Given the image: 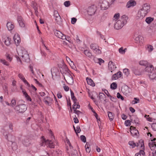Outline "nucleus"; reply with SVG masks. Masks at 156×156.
<instances>
[{
  "label": "nucleus",
  "mask_w": 156,
  "mask_h": 156,
  "mask_svg": "<svg viewBox=\"0 0 156 156\" xmlns=\"http://www.w3.org/2000/svg\"><path fill=\"white\" fill-rule=\"evenodd\" d=\"M0 62L5 65L7 66L9 65L8 63L4 59H0Z\"/></svg>",
  "instance_id": "09e8293b"
},
{
  "label": "nucleus",
  "mask_w": 156,
  "mask_h": 156,
  "mask_svg": "<svg viewBox=\"0 0 156 156\" xmlns=\"http://www.w3.org/2000/svg\"><path fill=\"white\" fill-rule=\"evenodd\" d=\"M150 6L147 3H145L142 5L141 8L138 12L137 16L139 18L142 19L144 17L150 12Z\"/></svg>",
  "instance_id": "f257e3e1"
},
{
  "label": "nucleus",
  "mask_w": 156,
  "mask_h": 156,
  "mask_svg": "<svg viewBox=\"0 0 156 156\" xmlns=\"http://www.w3.org/2000/svg\"><path fill=\"white\" fill-rule=\"evenodd\" d=\"M140 65L143 66H147L149 65V63L147 61L144 60H142L139 62Z\"/></svg>",
  "instance_id": "cd10ccee"
},
{
  "label": "nucleus",
  "mask_w": 156,
  "mask_h": 156,
  "mask_svg": "<svg viewBox=\"0 0 156 156\" xmlns=\"http://www.w3.org/2000/svg\"><path fill=\"white\" fill-rule=\"evenodd\" d=\"M80 107V105L79 104H77V102H74V104L73 105V111H76V109L77 108H79Z\"/></svg>",
  "instance_id": "c85d7f7f"
},
{
  "label": "nucleus",
  "mask_w": 156,
  "mask_h": 156,
  "mask_svg": "<svg viewBox=\"0 0 156 156\" xmlns=\"http://www.w3.org/2000/svg\"><path fill=\"white\" fill-rule=\"evenodd\" d=\"M109 97H110V99L111 101L114 102L116 101V98L113 97L111 95Z\"/></svg>",
  "instance_id": "0e129e2a"
},
{
  "label": "nucleus",
  "mask_w": 156,
  "mask_h": 156,
  "mask_svg": "<svg viewBox=\"0 0 156 156\" xmlns=\"http://www.w3.org/2000/svg\"><path fill=\"white\" fill-rule=\"evenodd\" d=\"M70 93L72 99L73 100L74 102H77V100L74 95V94L72 90H70Z\"/></svg>",
  "instance_id": "72a5a7b5"
},
{
  "label": "nucleus",
  "mask_w": 156,
  "mask_h": 156,
  "mask_svg": "<svg viewBox=\"0 0 156 156\" xmlns=\"http://www.w3.org/2000/svg\"><path fill=\"white\" fill-rule=\"evenodd\" d=\"M90 48L94 51H95L97 49V46L96 44H92L90 45Z\"/></svg>",
  "instance_id": "a19ab883"
},
{
  "label": "nucleus",
  "mask_w": 156,
  "mask_h": 156,
  "mask_svg": "<svg viewBox=\"0 0 156 156\" xmlns=\"http://www.w3.org/2000/svg\"><path fill=\"white\" fill-rule=\"evenodd\" d=\"M22 142L23 144L26 145H28L29 143V140L26 137H23L22 138Z\"/></svg>",
  "instance_id": "5701e85b"
},
{
  "label": "nucleus",
  "mask_w": 156,
  "mask_h": 156,
  "mask_svg": "<svg viewBox=\"0 0 156 156\" xmlns=\"http://www.w3.org/2000/svg\"><path fill=\"white\" fill-rule=\"evenodd\" d=\"M31 4V6L34 9L38 8V5L36 2H32Z\"/></svg>",
  "instance_id": "a18cd8bd"
},
{
  "label": "nucleus",
  "mask_w": 156,
  "mask_h": 156,
  "mask_svg": "<svg viewBox=\"0 0 156 156\" xmlns=\"http://www.w3.org/2000/svg\"><path fill=\"white\" fill-rule=\"evenodd\" d=\"M128 19V17L126 15H123L115 24V28L117 30L121 29L126 23Z\"/></svg>",
  "instance_id": "7ed1b4c3"
},
{
  "label": "nucleus",
  "mask_w": 156,
  "mask_h": 156,
  "mask_svg": "<svg viewBox=\"0 0 156 156\" xmlns=\"http://www.w3.org/2000/svg\"><path fill=\"white\" fill-rule=\"evenodd\" d=\"M10 105H11V106L12 107L16 105V101L15 99H13L12 100Z\"/></svg>",
  "instance_id": "de8ad7c7"
},
{
  "label": "nucleus",
  "mask_w": 156,
  "mask_h": 156,
  "mask_svg": "<svg viewBox=\"0 0 156 156\" xmlns=\"http://www.w3.org/2000/svg\"><path fill=\"white\" fill-rule=\"evenodd\" d=\"M51 73L52 77L56 76L58 75V69L56 67H53L51 69Z\"/></svg>",
  "instance_id": "dca6fc26"
},
{
  "label": "nucleus",
  "mask_w": 156,
  "mask_h": 156,
  "mask_svg": "<svg viewBox=\"0 0 156 156\" xmlns=\"http://www.w3.org/2000/svg\"><path fill=\"white\" fill-rule=\"evenodd\" d=\"M122 75V73L120 71H119L113 75L112 77V80H117Z\"/></svg>",
  "instance_id": "4468645a"
},
{
  "label": "nucleus",
  "mask_w": 156,
  "mask_h": 156,
  "mask_svg": "<svg viewBox=\"0 0 156 156\" xmlns=\"http://www.w3.org/2000/svg\"><path fill=\"white\" fill-rule=\"evenodd\" d=\"M139 143L140 144V147H142L143 150H140L138 154H141L142 155L144 156L145 153L144 151V140H140L139 141Z\"/></svg>",
  "instance_id": "9b49d317"
},
{
  "label": "nucleus",
  "mask_w": 156,
  "mask_h": 156,
  "mask_svg": "<svg viewBox=\"0 0 156 156\" xmlns=\"http://www.w3.org/2000/svg\"><path fill=\"white\" fill-rule=\"evenodd\" d=\"M84 53L85 55L90 58H91L92 56V55L91 52L88 50H84Z\"/></svg>",
  "instance_id": "c756f323"
},
{
  "label": "nucleus",
  "mask_w": 156,
  "mask_h": 156,
  "mask_svg": "<svg viewBox=\"0 0 156 156\" xmlns=\"http://www.w3.org/2000/svg\"><path fill=\"white\" fill-rule=\"evenodd\" d=\"M73 112L76 114L78 115H79L80 114L82 113V112L79 110H76V111H74Z\"/></svg>",
  "instance_id": "e2e57ef3"
},
{
  "label": "nucleus",
  "mask_w": 156,
  "mask_h": 156,
  "mask_svg": "<svg viewBox=\"0 0 156 156\" xmlns=\"http://www.w3.org/2000/svg\"><path fill=\"white\" fill-rule=\"evenodd\" d=\"M134 99L136 101H133L132 102V104H135L139 102L140 100L139 99H137L136 98H135Z\"/></svg>",
  "instance_id": "3c124183"
},
{
  "label": "nucleus",
  "mask_w": 156,
  "mask_h": 156,
  "mask_svg": "<svg viewBox=\"0 0 156 156\" xmlns=\"http://www.w3.org/2000/svg\"><path fill=\"white\" fill-rule=\"evenodd\" d=\"M80 139L84 143L86 142V138L84 136L81 135L80 136Z\"/></svg>",
  "instance_id": "8fccbe9b"
},
{
  "label": "nucleus",
  "mask_w": 156,
  "mask_h": 156,
  "mask_svg": "<svg viewBox=\"0 0 156 156\" xmlns=\"http://www.w3.org/2000/svg\"><path fill=\"white\" fill-rule=\"evenodd\" d=\"M150 78L151 80H154L156 77V68L155 69L152 73L149 75Z\"/></svg>",
  "instance_id": "412c9836"
},
{
  "label": "nucleus",
  "mask_w": 156,
  "mask_h": 156,
  "mask_svg": "<svg viewBox=\"0 0 156 156\" xmlns=\"http://www.w3.org/2000/svg\"><path fill=\"white\" fill-rule=\"evenodd\" d=\"M77 21V19L73 17L72 18L71 23L72 24H74Z\"/></svg>",
  "instance_id": "13d9d810"
},
{
  "label": "nucleus",
  "mask_w": 156,
  "mask_h": 156,
  "mask_svg": "<svg viewBox=\"0 0 156 156\" xmlns=\"http://www.w3.org/2000/svg\"><path fill=\"white\" fill-rule=\"evenodd\" d=\"M119 16V13H117L115 14L113 18V20H115L118 19Z\"/></svg>",
  "instance_id": "864d4df0"
},
{
  "label": "nucleus",
  "mask_w": 156,
  "mask_h": 156,
  "mask_svg": "<svg viewBox=\"0 0 156 156\" xmlns=\"http://www.w3.org/2000/svg\"><path fill=\"white\" fill-rule=\"evenodd\" d=\"M90 145L89 143L87 142L85 145V148L86 152L88 153H90Z\"/></svg>",
  "instance_id": "473e14b6"
},
{
  "label": "nucleus",
  "mask_w": 156,
  "mask_h": 156,
  "mask_svg": "<svg viewBox=\"0 0 156 156\" xmlns=\"http://www.w3.org/2000/svg\"><path fill=\"white\" fill-rule=\"evenodd\" d=\"M74 40L76 41L77 43H79L80 42V41L78 38L77 35H76V37L74 38Z\"/></svg>",
  "instance_id": "052dcab7"
},
{
  "label": "nucleus",
  "mask_w": 156,
  "mask_h": 156,
  "mask_svg": "<svg viewBox=\"0 0 156 156\" xmlns=\"http://www.w3.org/2000/svg\"><path fill=\"white\" fill-rule=\"evenodd\" d=\"M151 127L153 129L156 131V123H153L151 125Z\"/></svg>",
  "instance_id": "bf43d9fd"
},
{
  "label": "nucleus",
  "mask_w": 156,
  "mask_h": 156,
  "mask_svg": "<svg viewBox=\"0 0 156 156\" xmlns=\"http://www.w3.org/2000/svg\"><path fill=\"white\" fill-rule=\"evenodd\" d=\"M111 4L107 0H100L99 5L100 6L101 10L107 9Z\"/></svg>",
  "instance_id": "423d86ee"
},
{
  "label": "nucleus",
  "mask_w": 156,
  "mask_h": 156,
  "mask_svg": "<svg viewBox=\"0 0 156 156\" xmlns=\"http://www.w3.org/2000/svg\"><path fill=\"white\" fill-rule=\"evenodd\" d=\"M27 107L24 104H20L16 106L14 109L15 111L19 113H23L27 109Z\"/></svg>",
  "instance_id": "0eeeda50"
},
{
  "label": "nucleus",
  "mask_w": 156,
  "mask_h": 156,
  "mask_svg": "<svg viewBox=\"0 0 156 156\" xmlns=\"http://www.w3.org/2000/svg\"><path fill=\"white\" fill-rule=\"evenodd\" d=\"M154 70V68L153 66L150 64H149V65L146 66L144 69L145 72L150 73H152Z\"/></svg>",
  "instance_id": "f8f14e48"
},
{
  "label": "nucleus",
  "mask_w": 156,
  "mask_h": 156,
  "mask_svg": "<svg viewBox=\"0 0 156 156\" xmlns=\"http://www.w3.org/2000/svg\"><path fill=\"white\" fill-rule=\"evenodd\" d=\"M117 97L119 99L120 98L122 100H124V98L119 93H118L117 94Z\"/></svg>",
  "instance_id": "5fc2aeb1"
},
{
  "label": "nucleus",
  "mask_w": 156,
  "mask_h": 156,
  "mask_svg": "<svg viewBox=\"0 0 156 156\" xmlns=\"http://www.w3.org/2000/svg\"><path fill=\"white\" fill-rule=\"evenodd\" d=\"M131 69L132 72L136 75H140L142 74L138 70L137 68L133 67Z\"/></svg>",
  "instance_id": "a211bd4d"
},
{
  "label": "nucleus",
  "mask_w": 156,
  "mask_h": 156,
  "mask_svg": "<svg viewBox=\"0 0 156 156\" xmlns=\"http://www.w3.org/2000/svg\"><path fill=\"white\" fill-rule=\"evenodd\" d=\"M131 121L129 120H127L125 121V124L126 126H129L131 125Z\"/></svg>",
  "instance_id": "79ce46f5"
},
{
  "label": "nucleus",
  "mask_w": 156,
  "mask_h": 156,
  "mask_svg": "<svg viewBox=\"0 0 156 156\" xmlns=\"http://www.w3.org/2000/svg\"><path fill=\"white\" fill-rule=\"evenodd\" d=\"M136 2L134 0H130L127 3L126 7L129 8L131 7H133L136 5Z\"/></svg>",
  "instance_id": "ddd939ff"
},
{
  "label": "nucleus",
  "mask_w": 156,
  "mask_h": 156,
  "mask_svg": "<svg viewBox=\"0 0 156 156\" xmlns=\"http://www.w3.org/2000/svg\"><path fill=\"white\" fill-rule=\"evenodd\" d=\"M108 67L109 70L111 71V72H112V71H114L116 68L115 66L111 61H110L108 63Z\"/></svg>",
  "instance_id": "2eb2a0df"
},
{
  "label": "nucleus",
  "mask_w": 156,
  "mask_h": 156,
  "mask_svg": "<svg viewBox=\"0 0 156 156\" xmlns=\"http://www.w3.org/2000/svg\"><path fill=\"white\" fill-rule=\"evenodd\" d=\"M135 41L137 43H139L141 44L143 43L144 42V39L142 36L139 35L136 37L135 39Z\"/></svg>",
  "instance_id": "6ab92c4d"
},
{
  "label": "nucleus",
  "mask_w": 156,
  "mask_h": 156,
  "mask_svg": "<svg viewBox=\"0 0 156 156\" xmlns=\"http://www.w3.org/2000/svg\"><path fill=\"white\" fill-rule=\"evenodd\" d=\"M5 44L7 46H9L10 44V39L9 37H7L4 41Z\"/></svg>",
  "instance_id": "f704fd0d"
},
{
  "label": "nucleus",
  "mask_w": 156,
  "mask_h": 156,
  "mask_svg": "<svg viewBox=\"0 0 156 156\" xmlns=\"http://www.w3.org/2000/svg\"><path fill=\"white\" fill-rule=\"evenodd\" d=\"M121 90L124 94L127 96L129 95L130 93L131 89L127 86H125L122 87Z\"/></svg>",
  "instance_id": "1a4fd4ad"
},
{
  "label": "nucleus",
  "mask_w": 156,
  "mask_h": 156,
  "mask_svg": "<svg viewBox=\"0 0 156 156\" xmlns=\"http://www.w3.org/2000/svg\"><path fill=\"white\" fill-rule=\"evenodd\" d=\"M95 51V52L97 54H100L101 53V50L99 49V48H98V49H97Z\"/></svg>",
  "instance_id": "680f3d73"
},
{
  "label": "nucleus",
  "mask_w": 156,
  "mask_h": 156,
  "mask_svg": "<svg viewBox=\"0 0 156 156\" xmlns=\"http://www.w3.org/2000/svg\"><path fill=\"white\" fill-rule=\"evenodd\" d=\"M69 1H66L64 2V5L66 7H68L70 5Z\"/></svg>",
  "instance_id": "4d7b16f0"
},
{
  "label": "nucleus",
  "mask_w": 156,
  "mask_h": 156,
  "mask_svg": "<svg viewBox=\"0 0 156 156\" xmlns=\"http://www.w3.org/2000/svg\"><path fill=\"white\" fill-rule=\"evenodd\" d=\"M130 133L133 136L135 135L137 136L138 134H139V132L136 129H133L130 130Z\"/></svg>",
  "instance_id": "2f4dec72"
},
{
  "label": "nucleus",
  "mask_w": 156,
  "mask_h": 156,
  "mask_svg": "<svg viewBox=\"0 0 156 156\" xmlns=\"http://www.w3.org/2000/svg\"><path fill=\"white\" fill-rule=\"evenodd\" d=\"M123 73L126 76H128L129 74V70L128 69H125L123 70Z\"/></svg>",
  "instance_id": "ea45409f"
},
{
  "label": "nucleus",
  "mask_w": 156,
  "mask_h": 156,
  "mask_svg": "<svg viewBox=\"0 0 156 156\" xmlns=\"http://www.w3.org/2000/svg\"><path fill=\"white\" fill-rule=\"evenodd\" d=\"M41 142L40 144L41 146H43L44 144L45 145L47 144H48V147L50 148H55V144H53V142L52 140H46L44 136L41 137Z\"/></svg>",
  "instance_id": "39448f33"
},
{
  "label": "nucleus",
  "mask_w": 156,
  "mask_h": 156,
  "mask_svg": "<svg viewBox=\"0 0 156 156\" xmlns=\"http://www.w3.org/2000/svg\"><path fill=\"white\" fill-rule=\"evenodd\" d=\"M127 50V49L125 48L124 49H123V48L122 47H121L119 49V52L122 54H124L126 52V50Z\"/></svg>",
  "instance_id": "58836bf2"
},
{
  "label": "nucleus",
  "mask_w": 156,
  "mask_h": 156,
  "mask_svg": "<svg viewBox=\"0 0 156 156\" xmlns=\"http://www.w3.org/2000/svg\"><path fill=\"white\" fill-rule=\"evenodd\" d=\"M52 101V100L51 99V100L44 101L46 104L48 105H51V101Z\"/></svg>",
  "instance_id": "6e6d98bb"
},
{
  "label": "nucleus",
  "mask_w": 156,
  "mask_h": 156,
  "mask_svg": "<svg viewBox=\"0 0 156 156\" xmlns=\"http://www.w3.org/2000/svg\"><path fill=\"white\" fill-rule=\"evenodd\" d=\"M133 121V122L137 124L138 123L139 120L138 118L137 117H135V119Z\"/></svg>",
  "instance_id": "69168bd1"
},
{
  "label": "nucleus",
  "mask_w": 156,
  "mask_h": 156,
  "mask_svg": "<svg viewBox=\"0 0 156 156\" xmlns=\"http://www.w3.org/2000/svg\"><path fill=\"white\" fill-rule=\"evenodd\" d=\"M117 85L116 83L113 82L110 85L111 88L112 89H115L117 88Z\"/></svg>",
  "instance_id": "4c0bfd02"
},
{
  "label": "nucleus",
  "mask_w": 156,
  "mask_h": 156,
  "mask_svg": "<svg viewBox=\"0 0 156 156\" xmlns=\"http://www.w3.org/2000/svg\"><path fill=\"white\" fill-rule=\"evenodd\" d=\"M97 10V7L95 5H92L88 7L87 12L89 15L92 16L94 15Z\"/></svg>",
  "instance_id": "6e6552de"
},
{
  "label": "nucleus",
  "mask_w": 156,
  "mask_h": 156,
  "mask_svg": "<svg viewBox=\"0 0 156 156\" xmlns=\"http://www.w3.org/2000/svg\"><path fill=\"white\" fill-rule=\"evenodd\" d=\"M86 80L87 81V83L90 86H92L93 87H94L95 86V84L94 83V82L90 78H89L88 77H87Z\"/></svg>",
  "instance_id": "a878e982"
},
{
  "label": "nucleus",
  "mask_w": 156,
  "mask_h": 156,
  "mask_svg": "<svg viewBox=\"0 0 156 156\" xmlns=\"http://www.w3.org/2000/svg\"><path fill=\"white\" fill-rule=\"evenodd\" d=\"M148 145L152 151L154 150L156 147V144L154 142H150L148 144Z\"/></svg>",
  "instance_id": "aec40b11"
},
{
  "label": "nucleus",
  "mask_w": 156,
  "mask_h": 156,
  "mask_svg": "<svg viewBox=\"0 0 156 156\" xmlns=\"http://www.w3.org/2000/svg\"><path fill=\"white\" fill-rule=\"evenodd\" d=\"M74 121L75 123H76L79 122V120L77 117H76V116H75V117L74 119Z\"/></svg>",
  "instance_id": "774afa93"
},
{
  "label": "nucleus",
  "mask_w": 156,
  "mask_h": 156,
  "mask_svg": "<svg viewBox=\"0 0 156 156\" xmlns=\"http://www.w3.org/2000/svg\"><path fill=\"white\" fill-rule=\"evenodd\" d=\"M100 99H102L106 97L105 95L103 93H100L99 95Z\"/></svg>",
  "instance_id": "603ef678"
},
{
  "label": "nucleus",
  "mask_w": 156,
  "mask_h": 156,
  "mask_svg": "<svg viewBox=\"0 0 156 156\" xmlns=\"http://www.w3.org/2000/svg\"><path fill=\"white\" fill-rule=\"evenodd\" d=\"M129 145L132 147V148H134L136 146L138 147L140 144L135 143L133 141H130L129 142Z\"/></svg>",
  "instance_id": "bb28decb"
},
{
  "label": "nucleus",
  "mask_w": 156,
  "mask_h": 156,
  "mask_svg": "<svg viewBox=\"0 0 156 156\" xmlns=\"http://www.w3.org/2000/svg\"><path fill=\"white\" fill-rule=\"evenodd\" d=\"M6 26L9 31L12 30L14 27L13 24L11 22H8L7 23Z\"/></svg>",
  "instance_id": "4be33fe9"
},
{
  "label": "nucleus",
  "mask_w": 156,
  "mask_h": 156,
  "mask_svg": "<svg viewBox=\"0 0 156 156\" xmlns=\"http://www.w3.org/2000/svg\"><path fill=\"white\" fill-rule=\"evenodd\" d=\"M17 51L19 56H21L22 59L25 62H28L30 59L27 51L23 47H20L17 49Z\"/></svg>",
  "instance_id": "f03ea898"
},
{
  "label": "nucleus",
  "mask_w": 156,
  "mask_h": 156,
  "mask_svg": "<svg viewBox=\"0 0 156 156\" xmlns=\"http://www.w3.org/2000/svg\"><path fill=\"white\" fill-rule=\"evenodd\" d=\"M154 18L151 17H147L145 20L146 22L148 24H150L153 20Z\"/></svg>",
  "instance_id": "7c9ffc66"
},
{
  "label": "nucleus",
  "mask_w": 156,
  "mask_h": 156,
  "mask_svg": "<svg viewBox=\"0 0 156 156\" xmlns=\"http://www.w3.org/2000/svg\"><path fill=\"white\" fill-rule=\"evenodd\" d=\"M61 72L64 76V79L67 83L70 85H72L73 83V79L72 76L66 70L64 72L61 71Z\"/></svg>",
  "instance_id": "20e7f679"
},
{
  "label": "nucleus",
  "mask_w": 156,
  "mask_h": 156,
  "mask_svg": "<svg viewBox=\"0 0 156 156\" xmlns=\"http://www.w3.org/2000/svg\"><path fill=\"white\" fill-rule=\"evenodd\" d=\"M54 32L55 35L59 38L64 35L61 32L57 30H54Z\"/></svg>",
  "instance_id": "393cba45"
},
{
  "label": "nucleus",
  "mask_w": 156,
  "mask_h": 156,
  "mask_svg": "<svg viewBox=\"0 0 156 156\" xmlns=\"http://www.w3.org/2000/svg\"><path fill=\"white\" fill-rule=\"evenodd\" d=\"M23 82L25 83H26L27 85L29 87L30 86V85L29 84V83L27 82V81L25 80V78H24V79H23L22 80Z\"/></svg>",
  "instance_id": "338daca9"
},
{
  "label": "nucleus",
  "mask_w": 156,
  "mask_h": 156,
  "mask_svg": "<svg viewBox=\"0 0 156 156\" xmlns=\"http://www.w3.org/2000/svg\"><path fill=\"white\" fill-rule=\"evenodd\" d=\"M153 47L151 45H149L147 46V49L148 51H151L153 50Z\"/></svg>",
  "instance_id": "c03bdc74"
},
{
  "label": "nucleus",
  "mask_w": 156,
  "mask_h": 156,
  "mask_svg": "<svg viewBox=\"0 0 156 156\" xmlns=\"http://www.w3.org/2000/svg\"><path fill=\"white\" fill-rule=\"evenodd\" d=\"M76 132H75L76 135L77 136L78 135V133H79L81 131V129L80 128V127L79 126H77L76 127Z\"/></svg>",
  "instance_id": "37998d69"
},
{
  "label": "nucleus",
  "mask_w": 156,
  "mask_h": 156,
  "mask_svg": "<svg viewBox=\"0 0 156 156\" xmlns=\"http://www.w3.org/2000/svg\"><path fill=\"white\" fill-rule=\"evenodd\" d=\"M54 16L56 22L58 24L60 25L62 22L61 17L58 12L56 11H55L54 12Z\"/></svg>",
  "instance_id": "9d476101"
},
{
  "label": "nucleus",
  "mask_w": 156,
  "mask_h": 156,
  "mask_svg": "<svg viewBox=\"0 0 156 156\" xmlns=\"http://www.w3.org/2000/svg\"><path fill=\"white\" fill-rule=\"evenodd\" d=\"M14 41L16 44H18L20 42V38L19 35L15 34L13 37Z\"/></svg>",
  "instance_id": "f3484780"
},
{
  "label": "nucleus",
  "mask_w": 156,
  "mask_h": 156,
  "mask_svg": "<svg viewBox=\"0 0 156 156\" xmlns=\"http://www.w3.org/2000/svg\"><path fill=\"white\" fill-rule=\"evenodd\" d=\"M66 59L67 60V61L69 63V64H70V65H72V64L74 65V63L73 61H72L68 57V56L66 57Z\"/></svg>",
  "instance_id": "49530a36"
},
{
  "label": "nucleus",
  "mask_w": 156,
  "mask_h": 156,
  "mask_svg": "<svg viewBox=\"0 0 156 156\" xmlns=\"http://www.w3.org/2000/svg\"><path fill=\"white\" fill-rule=\"evenodd\" d=\"M71 156H78V153L76 150L73 149L71 151Z\"/></svg>",
  "instance_id": "c9c22d12"
},
{
  "label": "nucleus",
  "mask_w": 156,
  "mask_h": 156,
  "mask_svg": "<svg viewBox=\"0 0 156 156\" xmlns=\"http://www.w3.org/2000/svg\"><path fill=\"white\" fill-rule=\"evenodd\" d=\"M18 21L20 27H24L25 26L24 24L22 18L21 17L19 16L18 17Z\"/></svg>",
  "instance_id": "b1692460"
},
{
  "label": "nucleus",
  "mask_w": 156,
  "mask_h": 156,
  "mask_svg": "<svg viewBox=\"0 0 156 156\" xmlns=\"http://www.w3.org/2000/svg\"><path fill=\"white\" fill-rule=\"evenodd\" d=\"M108 116L110 120L112 121L113 120L114 117L112 112H108Z\"/></svg>",
  "instance_id": "e433bc0d"
}]
</instances>
